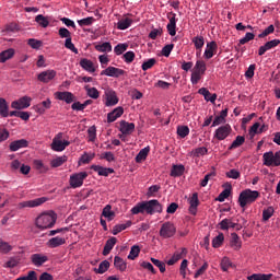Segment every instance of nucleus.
<instances>
[{
	"instance_id": "38",
	"label": "nucleus",
	"mask_w": 280,
	"mask_h": 280,
	"mask_svg": "<svg viewBox=\"0 0 280 280\" xmlns=\"http://www.w3.org/2000/svg\"><path fill=\"white\" fill-rule=\"evenodd\" d=\"M248 280H271L272 273H254L247 277Z\"/></svg>"
},
{
	"instance_id": "39",
	"label": "nucleus",
	"mask_w": 280,
	"mask_h": 280,
	"mask_svg": "<svg viewBox=\"0 0 280 280\" xmlns=\"http://www.w3.org/2000/svg\"><path fill=\"white\" fill-rule=\"evenodd\" d=\"M67 163V155L58 156L50 162L51 167H61V165H65Z\"/></svg>"
},
{
	"instance_id": "59",
	"label": "nucleus",
	"mask_w": 280,
	"mask_h": 280,
	"mask_svg": "<svg viewBox=\"0 0 280 280\" xmlns=\"http://www.w3.org/2000/svg\"><path fill=\"white\" fill-rule=\"evenodd\" d=\"M225 176L228 178H233L234 180H237V178H240V176H242V174L237 170L232 168L225 173Z\"/></svg>"
},
{
	"instance_id": "26",
	"label": "nucleus",
	"mask_w": 280,
	"mask_h": 280,
	"mask_svg": "<svg viewBox=\"0 0 280 280\" xmlns=\"http://www.w3.org/2000/svg\"><path fill=\"white\" fill-rule=\"evenodd\" d=\"M230 246L234 248V250H240L242 248V241L240 240L237 233L231 234Z\"/></svg>"
},
{
	"instance_id": "27",
	"label": "nucleus",
	"mask_w": 280,
	"mask_h": 280,
	"mask_svg": "<svg viewBox=\"0 0 280 280\" xmlns=\"http://www.w3.org/2000/svg\"><path fill=\"white\" fill-rule=\"evenodd\" d=\"M219 226L221 231H229V229H235L237 226V223H234L231 219H223L219 223Z\"/></svg>"
},
{
	"instance_id": "32",
	"label": "nucleus",
	"mask_w": 280,
	"mask_h": 280,
	"mask_svg": "<svg viewBox=\"0 0 280 280\" xmlns=\"http://www.w3.org/2000/svg\"><path fill=\"white\" fill-rule=\"evenodd\" d=\"M96 51H100L101 54L110 52L113 51V45L110 43L105 42L103 44H98L95 46Z\"/></svg>"
},
{
	"instance_id": "29",
	"label": "nucleus",
	"mask_w": 280,
	"mask_h": 280,
	"mask_svg": "<svg viewBox=\"0 0 280 280\" xmlns=\"http://www.w3.org/2000/svg\"><path fill=\"white\" fill-rule=\"evenodd\" d=\"M80 66L85 71H89V73H95V66H93V61H91L89 59H81Z\"/></svg>"
},
{
	"instance_id": "12",
	"label": "nucleus",
	"mask_w": 280,
	"mask_h": 280,
	"mask_svg": "<svg viewBox=\"0 0 280 280\" xmlns=\"http://www.w3.org/2000/svg\"><path fill=\"white\" fill-rule=\"evenodd\" d=\"M125 73V70L109 66L101 72V75H107L108 78H121Z\"/></svg>"
},
{
	"instance_id": "33",
	"label": "nucleus",
	"mask_w": 280,
	"mask_h": 280,
	"mask_svg": "<svg viewBox=\"0 0 280 280\" xmlns=\"http://www.w3.org/2000/svg\"><path fill=\"white\" fill-rule=\"evenodd\" d=\"M108 268H110V262L108 260H103L98 265V268H94V272H96V275H104V272L108 271Z\"/></svg>"
},
{
	"instance_id": "48",
	"label": "nucleus",
	"mask_w": 280,
	"mask_h": 280,
	"mask_svg": "<svg viewBox=\"0 0 280 280\" xmlns=\"http://www.w3.org/2000/svg\"><path fill=\"white\" fill-rule=\"evenodd\" d=\"M15 280H38V275L36 273V271L31 270L27 272L26 276L19 277Z\"/></svg>"
},
{
	"instance_id": "40",
	"label": "nucleus",
	"mask_w": 280,
	"mask_h": 280,
	"mask_svg": "<svg viewBox=\"0 0 280 280\" xmlns=\"http://www.w3.org/2000/svg\"><path fill=\"white\" fill-rule=\"evenodd\" d=\"M85 91L89 97L92 100H97L100 97V91L96 88H91L85 85Z\"/></svg>"
},
{
	"instance_id": "55",
	"label": "nucleus",
	"mask_w": 280,
	"mask_h": 280,
	"mask_svg": "<svg viewBox=\"0 0 280 280\" xmlns=\"http://www.w3.org/2000/svg\"><path fill=\"white\" fill-rule=\"evenodd\" d=\"M135 57H136V55H135V51H132V50L125 52L122 56V58H124L125 62H127V65H130V62H133Z\"/></svg>"
},
{
	"instance_id": "42",
	"label": "nucleus",
	"mask_w": 280,
	"mask_h": 280,
	"mask_svg": "<svg viewBox=\"0 0 280 280\" xmlns=\"http://www.w3.org/2000/svg\"><path fill=\"white\" fill-rule=\"evenodd\" d=\"M35 21L38 23V25H40V27H49V19L43 14L36 15Z\"/></svg>"
},
{
	"instance_id": "1",
	"label": "nucleus",
	"mask_w": 280,
	"mask_h": 280,
	"mask_svg": "<svg viewBox=\"0 0 280 280\" xmlns=\"http://www.w3.org/2000/svg\"><path fill=\"white\" fill-rule=\"evenodd\" d=\"M162 211L163 206L156 199L139 202L131 209V213L133 215H138V213H148L149 215H154V213H161Z\"/></svg>"
},
{
	"instance_id": "5",
	"label": "nucleus",
	"mask_w": 280,
	"mask_h": 280,
	"mask_svg": "<svg viewBox=\"0 0 280 280\" xmlns=\"http://www.w3.org/2000/svg\"><path fill=\"white\" fill-rule=\"evenodd\" d=\"M69 145H71V142L67 140L62 142V132H59L52 139L51 150H54V152H65Z\"/></svg>"
},
{
	"instance_id": "22",
	"label": "nucleus",
	"mask_w": 280,
	"mask_h": 280,
	"mask_svg": "<svg viewBox=\"0 0 280 280\" xmlns=\"http://www.w3.org/2000/svg\"><path fill=\"white\" fill-rule=\"evenodd\" d=\"M63 244H67V240L60 236L52 237L46 243L48 248H58L59 246H63Z\"/></svg>"
},
{
	"instance_id": "14",
	"label": "nucleus",
	"mask_w": 280,
	"mask_h": 280,
	"mask_svg": "<svg viewBox=\"0 0 280 280\" xmlns=\"http://www.w3.org/2000/svg\"><path fill=\"white\" fill-rule=\"evenodd\" d=\"M56 70H46L43 71L38 74L37 80L39 82H44V84H47L49 82H51V80H54V78H56Z\"/></svg>"
},
{
	"instance_id": "10",
	"label": "nucleus",
	"mask_w": 280,
	"mask_h": 280,
	"mask_svg": "<svg viewBox=\"0 0 280 280\" xmlns=\"http://www.w3.org/2000/svg\"><path fill=\"white\" fill-rule=\"evenodd\" d=\"M45 202H47V198L40 197V198H37V199L23 201L19 205V207H20V209H25L27 207L30 209H34V207H40V205H45Z\"/></svg>"
},
{
	"instance_id": "60",
	"label": "nucleus",
	"mask_w": 280,
	"mask_h": 280,
	"mask_svg": "<svg viewBox=\"0 0 280 280\" xmlns=\"http://www.w3.org/2000/svg\"><path fill=\"white\" fill-rule=\"evenodd\" d=\"M93 159H95V154H89V153H84L81 158L80 161L81 163H83L84 165H88V163H90Z\"/></svg>"
},
{
	"instance_id": "41",
	"label": "nucleus",
	"mask_w": 280,
	"mask_h": 280,
	"mask_svg": "<svg viewBox=\"0 0 280 280\" xmlns=\"http://www.w3.org/2000/svg\"><path fill=\"white\" fill-rule=\"evenodd\" d=\"M113 207L110 205L105 206L103 209L102 215L107 218V220H113L115 218V213L113 212Z\"/></svg>"
},
{
	"instance_id": "57",
	"label": "nucleus",
	"mask_w": 280,
	"mask_h": 280,
	"mask_svg": "<svg viewBox=\"0 0 280 280\" xmlns=\"http://www.w3.org/2000/svg\"><path fill=\"white\" fill-rule=\"evenodd\" d=\"M156 65V59L151 58L148 61L142 63V71H148V69H152Z\"/></svg>"
},
{
	"instance_id": "52",
	"label": "nucleus",
	"mask_w": 280,
	"mask_h": 280,
	"mask_svg": "<svg viewBox=\"0 0 280 280\" xmlns=\"http://www.w3.org/2000/svg\"><path fill=\"white\" fill-rule=\"evenodd\" d=\"M202 75H203L202 73L194 70L191 73V77H190L191 84H198V82H200V80H202Z\"/></svg>"
},
{
	"instance_id": "46",
	"label": "nucleus",
	"mask_w": 280,
	"mask_h": 280,
	"mask_svg": "<svg viewBox=\"0 0 280 280\" xmlns=\"http://www.w3.org/2000/svg\"><path fill=\"white\" fill-rule=\"evenodd\" d=\"M222 244H224V234L219 233V235L212 240V246L213 248H220Z\"/></svg>"
},
{
	"instance_id": "53",
	"label": "nucleus",
	"mask_w": 280,
	"mask_h": 280,
	"mask_svg": "<svg viewBox=\"0 0 280 280\" xmlns=\"http://www.w3.org/2000/svg\"><path fill=\"white\" fill-rule=\"evenodd\" d=\"M231 196V185H229V188H225L218 197L219 202H224L226 198Z\"/></svg>"
},
{
	"instance_id": "9",
	"label": "nucleus",
	"mask_w": 280,
	"mask_h": 280,
	"mask_svg": "<svg viewBox=\"0 0 280 280\" xmlns=\"http://www.w3.org/2000/svg\"><path fill=\"white\" fill-rule=\"evenodd\" d=\"M231 125H223L214 131V139L218 141H224L229 135H231Z\"/></svg>"
},
{
	"instance_id": "43",
	"label": "nucleus",
	"mask_w": 280,
	"mask_h": 280,
	"mask_svg": "<svg viewBox=\"0 0 280 280\" xmlns=\"http://www.w3.org/2000/svg\"><path fill=\"white\" fill-rule=\"evenodd\" d=\"M191 40L195 45V49L200 50L205 47V37L203 36H196Z\"/></svg>"
},
{
	"instance_id": "49",
	"label": "nucleus",
	"mask_w": 280,
	"mask_h": 280,
	"mask_svg": "<svg viewBox=\"0 0 280 280\" xmlns=\"http://www.w3.org/2000/svg\"><path fill=\"white\" fill-rule=\"evenodd\" d=\"M177 135L180 139H185L189 135V127L188 126H178L177 127Z\"/></svg>"
},
{
	"instance_id": "56",
	"label": "nucleus",
	"mask_w": 280,
	"mask_h": 280,
	"mask_svg": "<svg viewBox=\"0 0 280 280\" xmlns=\"http://www.w3.org/2000/svg\"><path fill=\"white\" fill-rule=\"evenodd\" d=\"M66 49H70L73 54H79L78 48H75V45L73 44L71 37L66 39L65 42Z\"/></svg>"
},
{
	"instance_id": "31",
	"label": "nucleus",
	"mask_w": 280,
	"mask_h": 280,
	"mask_svg": "<svg viewBox=\"0 0 280 280\" xmlns=\"http://www.w3.org/2000/svg\"><path fill=\"white\" fill-rule=\"evenodd\" d=\"M148 154H150V147L141 149L136 156V163H141V161H145V159H148Z\"/></svg>"
},
{
	"instance_id": "58",
	"label": "nucleus",
	"mask_w": 280,
	"mask_h": 280,
	"mask_svg": "<svg viewBox=\"0 0 280 280\" xmlns=\"http://www.w3.org/2000/svg\"><path fill=\"white\" fill-rule=\"evenodd\" d=\"M187 256V248L183 247L180 250H177L174 253L173 258L177 261H179V259H183V257Z\"/></svg>"
},
{
	"instance_id": "54",
	"label": "nucleus",
	"mask_w": 280,
	"mask_h": 280,
	"mask_svg": "<svg viewBox=\"0 0 280 280\" xmlns=\"http://www.w3.org/2000/svg\"><path fill=\"white\" fill-rule=\"evenodd\" d=\"M127 49L128 44H118L117 46H115L114 52L116 54V56H121V54H124V51H126Z\"/></svg>"
},
{
	"instance_id": "47",
	"label": "nucleus",
	"mask_w": 280,
	"mask_h": 280,
	"mask_svg": "<svg viewBox=\"0 0 280 280\" xmlns=\"http://www.w3.org/2000/svg\"><path fill=\"white\" fill-rule=\"evenodd\" d=\"M140 253H141V248L138 245H133L128 255V259H131V260L137 259V257H139Z\"/></svg>"
},
{
	"instance_id": "13",
	"label": "nucleus",
	"mask_w": 280,
	"mask_h": 280,
	"mask_svg": "<svg viewBox=\"0 0 280 280\" xmlns=\"http://www.w3.org/2000/svg\"><path fill=\"white\" fill-rule=\"evenodd\" d=\"M280 39H272L267 42L265 45L260 46L258 49V56H264L266 51H270V49H275V47H279Z\"/></svg>"
},
{
	"instance_id": "15",
	"label": "nucleus",
	"mask_w": 280,
	"mask_h": 280,
	"mask_svg": "<svg viewBox=\"0 0 280 280\" xmlns=\"http://www.w3.org/2000/svg\"><path fill=\"white\" fill-rule=\"evenodd\" d=\"M215 54H218V43L215 42L208 43L207 48L203 52V57L206 58V60H211V58L215 56Z\"/></svg>"
},
{
	"instance_id": "28",
	"label": "nucleus",
	"mask_w": 280,
	"mask_h": 280,
	"mask_svg": "<svg viewBox=\"0 0 280 280\" xmlns=\"http://www.w3.org/2000/svg\"><path fill=\"white\" fill-rule=\"evenodd\" d=\"M14 49L9 48L2 52H0V62H8V60H11V58H14Z\"/></svg>"
},
{
	"instance_id": "61",
	"label": "nucleus",
	"mask_w": 280,
	"mask_h": 280,
	"mask_svg": "<svg viewBox=\"0 0 280 280\" xmlns=\"http://www.w3.org/2000/svg\"><path fill=\"white\" fill-rule=\"evenodd\" d=\"M151 261L153 265L156 266V268H159L160 272H165V262L156 259V258H151Z\"/></svg>"
},
{
	"instance_id": "51",
	"label": "nucleus",
	"mask_w": 280,
	"mask_h": 280,
	"mask_svg": "<svg viewBox=\"0 0 280 280\" xmlns=\"http://www.w3.org/2000/svg\"><path fill=\"white\" fill-rule=\"evenodd\" d=\"M209 152V149L207 147H199L192 151V156H205Z\"/></svg>"
},
{
	"instance_id": "11",
	"label": "nucleus",
	"mask_w": 280,
	"mask_h": 280,
	"mask_svg": "<svg viewBox=\"0 0 280 280\" xmlns=\"http://www.w3.org/2000/svg\"><path fill=\"white\" fill-rule=\"evenodd\" d=\"M105 106H117L119 104V97H117V93L113 90L105 91Z\"/></svg>"
},
{
	"instance_id": "24",
	"label": "nucleus",
	"mask_w": 280,
	"mask_h": 280,
	"mask_svg": "<svg viewBox=\"0 0 280 280\" xmlns=\"http://www.w3.org/2000/svg\"><path fill=\"white\" fill-rule=\"evenodd\" d=\"M115 244H117V237H110L106 241L104 249H103V255L106 257L107 255H110V250L115 248Z\"/></svg>"
},
{
	"instance_id": "62",
	"label": "nucleus",
	"mask_w": 280,
	"mask_h": 280,
	"mask_svg": "<svg viewBox=\"0 0 280 280\" xmlns=\"http://www.w3.org/2000/svg\"><path fill=\"white\" fill-rule=\"evenodd\" d=\"M232 266L231 264V259H229V257H223L221 260V268L223 272H226V270H229V268Z\"/></svg>"
},
{
	"instance_id": "36",
	"label": "nucleus",
	"mask_w": 280,
	"mask_h": 280,
	"mask_svg": "<svg viewBox=\"0 0 280 280\" xmlns=\"http://www.w3.org/2000/svg\"><path fill=\"white\" fill-rule=\"evenodd\" d=\"M132 25V19L125 18L118 21L117 23V30H128Z\"/></svg>"
},
{
	"instance_id": "17",
	"label": "nucleus",
	"mask_w": 280,
	"mask_h": 280,
	"mask_svg": "<svg viewBox=\"0 0 280 280\" xmlns=\"http://www.w3.org/2000/svg\"><path fill=\"white\" fill-rule=\"evenodd\" d=\"M31 261H32L33 266L40 268V266H43V264H47V261H49V257H47L43 254H33L31 256Z\"/></svg>"
},
{
	"instance_id": "16",
	"label": "nucleus",
	"mask_w": 280,
	"mask_h": 280,
	"mask_svg": "<svg viewBox=\"0 0 280 280\" xmlns=\"http://www.w3.org/2000/svg\"><path fill=\"white\" fill-rule=\"evenodd\" d=\"M55 97L56 100L66 102V104H72V102H75V96L71 92H56Z\"/></svg>"
},
{
	"instance_id": "8",
	"label": "nucleus",
	"mask_w": 280,
	"mask_h": 280,
	"mask_svg": "<svg viewBox=\"0 0 280 280\" xmlns=\"http://www.w3.org/2000/svg\"><path fill=\"white\" fill-rule=\"evenodd\" d=\"M31 105H32V97L23 96L18 101H13L11 103V108H14L15 110H23L25 108H30Z\"/></svg>"
},
{
	"instance_id": "2",
	"label": "nucleus",
	"mask_w": 280,
	"mask_h": 280,
	"mask_svg": "<svg viewBox=\"0 0 280 280\" xmlns=\"http://www.w3.org/2000/svg\"><path fill=\"white\" fill-rule=\"evenodd\" d=\"M56 220H57L56 213L44 212L36 218L35 224L37 229L45 231V229H52L56 224Z\"/></svg>"
},
{
	"instance_id": "6",
	"label": "nucleus",
	"mask_w": 280,
	"mask_h": 280,
	"mask_svg": "<svg viewBox=\"0 0 280 280\" xmlns=\"http://www.w3.org/2000/svg\"><path fill=\"white\" fill-rule=\"evenodd\" d=\"M88 177H89V173L86 172L72 174L70 176V186L72 187V189H78V187H82V185H84V180Z\"/></svg>"
},
{
	"instance_id": "50",
	"label": "nucleus",
	"mask_w": 280,
	"mask_h": 280,
	"mask_svg": "<svg viewBox=\"0 0 280 280\" xmlns=\"http://www.w3.org/2000/svg\"><path fill=\"white\" fill-rule=\"evenodd\" d=\"M95 21V18L93 16H89L82 20H78V24L80 25V27H85L89 25H93V22Z\"/></svg>"
},
{
	"instance_id": "4",
	"label": "nucleus",
	"mask_w": 280,
	"mask_h": 280,
	"mask_svg": "<svg viewBox=\"0 0 280 280\" xmlns=\"http://www.w3.org/2000/svg\"><path fill=\"white\" fill-rule=\"evenodd\" d=\"M262 163H264V165H266V167H279L280 151H277L276 153L272 151L264 153Z\"/></svg>"
},
{
	"instance_id": "45",
	"label": "nucleus",
	"mask_w": 280,
	"mask_h": 280,
	"mask_svg": "<svg viewBox=\"0 0 280 280\" xmlns=\"http://www.w3.org/2000/svg\"><path fill=\"white\" fill-rule=\"evenodd\" d=\"M34 166L35 170H38V172H40V174H46V172H49V167L45 166V164H43V161L40 160H35Z\"/></svg>"
},
{
	"instance_id": "64",
	"label": "nucleus",
	"mask_w": 280,
	"mask_h": 280,
	"mask_svg": "<svg viewBox=\"0 0 280 280\" xmlns=\"http://www.w3.org/2000/svg\"><path fill=\"white\" fill-rule=\"evenodd\" d=\"M28 45L32 47V49H38L39 47H43V42L38 39L31 38L28 39Z\"/></svg>"
},
{
	"instance_id": "35",
	"label": "nucleus",
	"mask_w": 280,
	"mask_h": 280,
	"mask_svg": "<svg viewBox=\"0 0 280 280\" xmlns=\"http://www.w3.org/2000/svg\"><path fill=\"white\" fill-rule=\"evenodd\" d=\"M114 266H115V268L120 270V272H125V270L127 268V264L119 256H115V258H114Z\"/></svg>"
},
{
	"instance_id": "44",
	"label": "nucleus",
	"mask_w": 280,
	"mask_h": 280,
	"mask_svg": "<svg viewBox=\"0 0 280 280\" xmlns=\"http://www.w3.org/2000/svg\"><path fill=\"white\" fill-rule=\"evenodd\" d=\"M275 215V208L268 207L262 211V222H268Z\"/></svg>"
},
{
	"instance_id": "18",
	"label": "nucleus",
	"mask_w": 280,
	"mask_h": 280,
	"mask_svg": "<svg viewBox=\"0 0 280 280\" xmlns=\"http://www.w3.org/2000/svg\"><path fill=\"white\" fill-rule=\"evenodd\" d=\"M199 205L200 200L198 199V192H194L191 198L189 199V213L191 215H196V213H198Z\"/></svg>"
},
{
	"instance_id": "30",
	"label": "nucleus",
	"mask_w": 280,
	"mask_h": 280,
	"mask_svg": "<svg viewBox=\"0 0 280 280\" xmlns=\"http://www.w3.org/2000/svg\"><path fill=\"white\" fill-rule=\"evenodd\" d=\"M183 174H185V165H173L171 170V176H173L174 178H178V176H183Z\"/></svg>"
},
{
	"instance_id": "25",
	"label": "nucleus",
	"mask_w": 280,
	"mask_h": 280,
	"mask_svg": "<svg viewBox=\"0 0 280 280\" xmlns=\"http://www.w3.org/2000/svg\"><path fill=\"white\" fill-rule=\"evenodd\" d=\"M0 117H10V105L3 97H0Z\"/></svg>"
},
{
	"instance_id": "63",
	"label": "nucleus",
	"mask_w": 280,
	"mask_h": 280,
	"mask_svg": "<svg viewBox=\"0 0 280 280\" xmlns=\"http://www.w3.org/2000/svg\"><path fill=\"white\" fill-rule=\"evenodd\" d=\"M58 34L60 38H66V40H69V38H71V32L65 27L59 28Z\"/></svg>"
},
{
	"instance_id": "21",
	"label": "nucleus",
	"mask_w": 280,
	"mask_h": 280,
	"mask_svg": "<svg viewBox=\"0 0 280 280\" xmlns=\"http://www.w3.org/2000/svg\"><path fill=\"white\" fill-rule=\"evenodd\" d=\"M90 168L93 170V172H96L98 174V176H105L106 177L109 174H115V170L104 167V166H101V165L93 164Z\"/></svg>"
},
{
	"instance_id": "7",
	"label": "nucleus",
	"mask_w": 280,
	"mask_h": 280,
	"mask_svg": "<svg viewBox=\"0 0 280 280\" xmlns=\"http://www.w3.org/2000/svg\"><path fill=\"white\" fill-rule=\"evenodd\" d=\"M176 235V226L172 222H165L162 224L160 229V236L164 240H167L170 237H174Z\"/></svg>"
},
{
	"instance_id": "34",
	"label": "nucleus",
	"mask_w": 280,
	"mask_h": 280,
	"mask_svg": "<svg viewBox=\"0 0 280 280\" xmlns=\"http://www.w3.org/2000/svg\"><path fill=\"white\" fill-rule=\"evenodd\" d=\"M194 71H197V73H201L202 75H205V73L207 72V62H205V60H197L194 67Z\"/></svg>"
},
{
	"instance_id": "37",
	"label": "nucleus",
	"mask_w": 280,
	"mask_h": 280,
	"mask_svg": "<svg viewBox=\"0 0 280 280\" xmlns=\"http://www.w3.org/2000/svg\"><path fill=\"white\" fill-rule=\"evenodd\" d=\"M245 141H246V138H244V136H237L235 140L232 142V144L229 147V150H235L244 145Z\"/></svg>"
},
{
	"instance_id": "3",
	"label": "nucleus",
	"mask_w": 280,
	"mask_h": 280,
	"mask_svg": "<svg viewBox=\"0 0 280 280\" xmlns=\"http://www.w3.org/2000/svg\"><path fill=\"white\" fill-rule=\"evenodd\" d=\"M260 194L257 190L245 189L238 196V205L245 209L247 205H253L259 198Z\"/></svg>"
},
{
	"instance_id": "23",
	"label": "nucleus",
	"mask_w": 280,
	"mask_h": 280,
	"mask_svg": "<svg viewBox=\"0 0 280 280\" xmlns=\"http://www.w3.org/2000/svg\"><path fill=\"white\" fill-rule=\"evenodd\" d=\"M28 142L25 139L15 140L10 143V151L11 152H18V150H21V148H27Z\"/></svg>"
},
{
	"instance_id": "20",
	"label": "nucleus",
	"mask_w": 280,
	"mask_h": 280,
	"mask_svg": "<svg viewBox=\"0 0 280 280\" xmlns=\"http://www.w3.org/2000/svg\"><path fill=\"white\" fill-rule=\"evenodd\" d=\"M119 130L125 136L132 135L135 132V122H128L126 120H121Z\"/></svg>"
},
{
	"instance_id": "19",
	"label": "nucleus",
	"mask_w": 280,
	"mask_h": 280,
	"mask_svg": "<svg viewBox=\"0 0 280 280\" xmlns=\"http://www.w3.org/2000/svg\"><path fill=\"white\" fill-rule=\"evenodd\" d=\"M121 115H124V107H116L113 112L107 114V124H113V121H117V119H119Z\"/></svg>"
}]
</instances>
